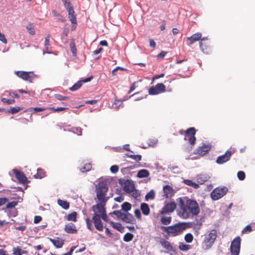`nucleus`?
<instances>
[{"label": "nucleus", "instance_id": "7", "mask_svg": "<svg viewBox=\"0 0 255 255\" xmlns=\"http://www.w3.org/2000/svg\"><path fill=\"white\" fill-rule=\"evenodd\" d=\"M14 73L19 78L30 83L32 82L33 80L36 77V75L32 72L17 71H15Z\"/></svg>", "mask_w": 255, "mask_h": 255}, {"label": "nucleus", "instance_id": "15", "mask_svg": "<svg viewBox=\"0 0 255 255\" xmlns=\"http://www.w3.org/2000/svg\"><path fill=\"white\" fill-rule=\"evenodd\" d=\"M232 155V151L227 150L224 154L219 156L217 157L216 159L217 163L219 164H222L225 163L230 160Z\"/></svg>", "mask_w": 255, "mask_h": 255}, {"label": "nucleus", "instance_id": "63", "mask_svg": "<svg viewBox=\"0 0 255 255\" xmlns=\"http://www.w3.org/2000/svg\"><path fill=\"white\" fill-rule=\"evenodd\" d=\"M124 200V197L122 196H118L114 198V200L118 202H121L123 201Z\"/></svg>", "mask_w": 255, "mask_h": 255}, {"label": "nucleus", "instance_id": "44", "mask_svg": "<svg viewBox=\"0 0 255 255\" xmlns=\"http://www.w3.org/2000/svg\"><path fill=\"white\" fill-rule=\"evenodd\" d=\"M155 197V193L153 190H150L145 195V199L148 200V199H153Z\"/></svg>", "mask_w": 255, "mask_h": 255}, {"label": "nucleus", "instance_id": "31", "mask_svg": "<svg viewBox=\"0 0 255 255\" xmlns=\"http://www.w3.org/2000/svg\"><path fill=\"white\" fill-rule=\"evenodd\" d=\"M46 175V172L45 171L41 168H38L37 170L36 174L34 175V176L36 178H40L41 179L44 177Z\"/></svg>", "mask_w": 255, "mask_h": 255}, {"label": "nucleus", "instance_id": "20", "mask_svg": "<svg viewBox=\"0 0 255 255\" xmlns=\"http://www.w3.org/2000/svg\"><path fill=\"white\" fill-rule=\"evenodd\" d=\"M66 10L68 12V18L69 20L73 24L72 27H73L77 25L76 15L73 9V7H72Z\"/></svg>", "mask_w": 255, "mask_h": 255}, {"label": "nucleus", "instance_id": "13", "mask_svg": "<svg viewBox=\"0 0 255 255\" xmlns=\"http://www.w3.org/2000/svg\"><path fill=\"white\" fill-rule=\"evenodd\" d=\"M66 109H67V108L65 107H53L49 108H30L28 110L29 111V112H41L46 110H50L57 112L59 111H64Z\"/></svg>", "mask_w": 255, "mask_h": 255}, {"label": "nucleus", "instance_id": "36", "mask_svg": "<svg viewBox=\"0 0 255 255\" xmlns=\"http://www.w3.org/2000/svg\"><path fill=\"white\" fill-rule=\"evenodd\" d=\"M25 253V251H22L19 247L13 249V255H22Z\"/></svg>", "mask_w": 255, "mask_h": 255}, {"label": "nucleus", "instance_id": "17", "mask_svg": "<svg viewBox=\"0 0 255 255\" xmlns=\"http://www.w3.org/2000/svg\"><path fill=\"white\" fill-rule=\"evenodd\" d=\"M211 149V146L209 144H203L199 146L195 150V153L199 154L201 156L204 155Z\"/></svg>", "mask_w": 255, "mask_h": 255}, {"label": "nucleus", "instance_id": "28", "mask_svg": "<svg viewBox=\"0 0 255 255\" xmlns=\"http://www.w3.org/2000/svg\"><path fill=\"white\" fill-rule=\"evenodd\" d=\"M50 36L49 34H48L45 39L44 41V46L45 47V51L43 52V54L45 53H50L51 52L50 51V48H51L50 45L49 43V40H50Z\"/></svg>", "mask_w": 255, "mask_h": 255}, {"label": "nucleus", "instance_id": "45", "mask_svg": "<svg viewBox=\"0 0 255 255\" xmlns=\"http://www.w3.org/2000/svg\"><path fill=\"white\" fill-rule=\"evenodd\" d=\"M110 214H111V215L114 214L118 218L120 219L121 220H122L124 213H123L121 210H117V211H113L112 213H111Z\"/></svg>", "mask_w": 255, "mask_h": 255}, {"label": "nucleus", "instance_id": "21", "mask_svg": "<svg viewBox=\"0 0 255 255\" xmlns=\"http://www.w3.org/2000/svg\"><path fill=\"white\" fill-rule=\"evenodd\" d=\"M64 231L69 234H77L78 232L76 227L72 223H68L65 225Z\"/></svg>", "mask_w": 255, "mask_h": 255}, {"label": "nucleus", "instance_id": "51", "mask_svg": "<svg viewBox=\"0 0 255 255\" xmlns=\"http://www.w3.org/2000/svg\"><path fill=\"white\" fill-rule=\"evenodd\" d=\"M129 158L135 160L136 161H139L141 159V156L140 155H133L131 154L129 156Z\"/></svg>", "mask_w": 255, "mask_h": 255}, {"label": "nucleus", "instance_id": "62", "mask_svg": "<svg viewBox=\"0 0 255 255\" xmlns=\"http://www.w3.org/2000/svg\"><path fill=\"white\" fill-rule=\"evenodd\" d=\"M134 214L136 217L138 219L141 218V213L140 211L138 209H136L134 211Z\"/></svg>", "mask_w": 255, "mask_h": 255}, {"label": "nucleus", "instance_id": "46", "mask_svg": "<svg viewBox=\"0 0 255 255\" xmlns=\"http://www.w3.org/2000/svg\"><path fill=\"white\" fill-rule=\"evenodd\" d=\"M63 4L64 5V7H65L66 9L67 10L69 8L73 7L71 5V4L69 1V0H62Z\"/></svg>", "mask_w": 255, "mask_h": 255}, {"label": "nucleus", "instance_id": "60", "mask_svg": "<svg viewBox=\"0 0 255 255\" xmlns=\"http://www.w3.org/2000/svg\"><path fill=\"white\" fill-rule=\"evenodd\" d=\"M75 248H76V246L72 247L70 248V251L68 252H67L66 253H65V254H63L62 255H72V253H73V252L74 251V249Z\"/></svg>", "mask_w": 255, "mask_h": 255}, {"label": "nucleus", "instance_id": "41", "mask_svg": "<svg viewBox=\"0 0 255 255\" xmlns=\"http://www.w3.org/2000/svg\"><path fill=\"white\" fill-rule=\"evenodd\" d=\"M82 83L81 81H78L77 83L75 84L73 86L69 88L70 90L74 91L77 90L81 87Z\"/></svg>", "mask_w": 255, "mask_h": 255}, {"label": "nucleus", "instance_id": "14", "mask_svg": "<svg viewBox=\"0 0 255 255\" xmlns=\"http://www.w3.org/2000/svg\"><path fill=\"white\" fill-rule=\"evenodd\" d=\"M124 190L127 193L131 194L132 193V196L133 197H136V195H134V192L135 190V187L134 184L130 181L127 180L125 182L123 186Z\"/></svg>", "mask_w": 255, "mask_h": 255}, {"label": "nucleus", "instance_id": "10", "mask_svg": "<svg viewBox=\"0 0 255 255\" xmlns=\"http://www.w3.org/2000/svg\"><path fill=\"white\" fill-rule=\"evenodd\" d=\"M97 204L93 206L92 210L94 212V214H97L100 215V216L103 214L106 211L105 206L107 202L103 201H96Z\"/></svg>", "mask_w": 255, "mask_h": 255}, {"label": "nucleus", "instance_id": "52", "mask_svg": "<svg viewBox=\"0 0 255 255\" xmlns=\"http://www.w3.org/2000/svg\"><path fill=\"white\" fill-rule=\"evenodd\" d=\"M252 231V227L250 225L247 226L243 230V234H248L250 233Z\"/></svg>", "mask_w": 255, "mask_h": 255}, {"label": "nucleus", "instance_id": "49", "mask_svg": "<svg viewBox=\"0 0 255 255\" xmlns=\"http://www.w3.org/2000/svg\"><path fill=\"white\" fill-rule=\"evenodd\" d=\"M1 101L3 103H4L7 105L12 104L14 103L15 102L14 100H13V99H7L4 98H2L1 99Z\"/></svg>", "mask_w": 255, "mask_h": 255}, {"label": "nucleus", "instance_id": "40", "mask_svg": "<svg viewBox=\"0 0 255 255\" xmlns=\"http://www.w3.org/2000/svg\"><path fill=\"white\" fill-rule=\"evenodd\" d=\"M122 210L124 211L128 212L131 208V204L128 202H124L122 205Z\"/></svg>", "mask_w": 255, "mask_h": 255}, {"label": "nucleus", "instance_id": "38", "mask_svg": "<svg viewBox=\"0 0 255 255\" xmlns=\"http://www.w3.org/2000/svg\"><path fill=\"white\" fill-rule=\"evenodd\" d=\"M133 238V235L132 234L130 233H126L124 236V241L126 242H129L131 241Z\"/></svg>", "mask_w": 255, "mask_h": 255}, {"label": "nucleus", "instance_id": "2", "mask_svg": "<svg viewBox=\"0 0 255 255\" xmlns=\"http://www.w3.org/2000/svg\"><path fill=\"white\" fill-rule=\"evenodd\" d=\"M187 224L185 223H178L170 226H161L160 229L165 232L164 237L167 239L170 236L175 237L182 234L187 228Z\"/></svg>", "mask_w": 255, "mask_h": 255}, {"label": "nucleus", "instance_id": "56", "mask_svg": "<svg viewBox=\"0 0 255 255\" xmlns=\"http://www.w3.org/2000/svg\"><path fill=\"white\" fill-rule=\"evenodd\" d=\"M54 97L56 99H57L58 100H60V101H62V100H66V99H68V97H65V96H63L61 95L60 94H55L54 95Z\"/></svg>", "mask_w": 255, "mask_h": 255}, {"label": "nucleus", "instance_id": "30", "mask_svg": "<svg viewBox=\"0 0 255 255\" xmlns=\"http://www.w3.org/2000/svg\"><path fill=\"white\" fill-rule=\"evenodd\" d=\"M140 208L144 215H147L149 214L150 209L146 203H142L140 205Z\"/></svg>", "mask_w": 255, "mask_h": 255}, {"label": "nucleus", "instance_id": "59", "mask_svg": "<svg viewBox=\"0 0 255 255\" xmlns=\"http://www.w3.org/2000/svg\"><path fill=\"white\" fill-rule=\"evenodd\" d=\"M42 220V217L40 216H36L34 219V223L37 224Z\"/></svg>", "mask_w": 255, "mask_h": 255}, {"label": "nucleus", "instance_id": "1", "mask_svg": "<svg viewBox=\"0 0 255 255\" xmlns=\"http://www.w3.org/2000/svg\"><path fill=\"white\" fill-rule=\"evenodd\" d=\"M179 207L177 215L181 219H187L198 215L200 212V209L198 203L194 200L188 199L185 202L179 198Z\"/></svg>", "mask_w": 255, "mask_h": 255}, {"label": "nucleus", "instance_id": "34", "mask_svg": "<svg viewBox=\"0 0 255 255\" xmlns=\"http://www.w3.org/2000/svg\"><path fill=\"white\" fill-rule=\"evenodd\" d=\"M57 203L58 204L64 209L67 210L69 208V203L66 201L58 199Z\"/></svg>", "mask_w": 255, "mask_h": 255}, {"label": "nucleus", "instance_id": "24", "mask_svg": "<svg viewBox=\"0 0 255 255\" xmlns=\"http://www.w3.org/2000/svg\"><path fill=\"white\" fill-rule=\"evenodd\" d=\"M49 240L56 248H61L64 245V241L59 237L55 239L50 238Z\"/></svg>", "mask_w": 255, "mask_h": 255}, {"label": "nucleus", "instance_id": "55", "mask_svg": "<svg viewBox=\"0 0 255 255\" xmlns=\"http://www.w3.org/2000/svg\"><path fill=\"white\" fill-rule=\"evenodd\" d=\"M119 168L118 165H113L110 167V171L113 173H116L119 171Z\"/></svg>", "mask_w": 255, "mask_h": 255}, {"label": "nucleus", "instance_id": "8", "mask_svg": "<svg viewBox=\"0 0 255 255\" xmlns=\"http://www.w3.org/2000/svg\"><path fill=\"white\" fill-rule=\"evenodd\" d=\"M199 47L202 51L206 54H210L212 51L210 41L207 37H203L199 43Z\"/></svg>", "mask_w": 255, "mask_h": 255}, {"label": "nucleus", "instance_id": "23", "mask_svg": "<svg viewBox=\"0 0 255 255\" xmlns=\"http://www.w3.org/2000/svg\"><path fill=\"white\" fill-rule=\"evenodd\" d=\"M160 217L161 223L164 225H168L171 222L172 218L170 216L160 215V212L156 216V218Z\"/></svg>", "mask_w": 255, "mask_h": 255}, {"label": "nucleus", "instance_id": "26", "mask_svg": "<svg viewBox=\"0 0 255 255\" xmlns=\"http://www.w3.org/2000/svg\"><path fill=\"white\" fill-rule=\"evenodd\" d=\"M160 243L161 245L166 250L169 251H172L173 250V248L170 243L167 241H166L165 239H161L160 240Z\"/></svg>", "mask_w": 255, "mask_h": 255}, {"label": "nucleus", "instance_id": "29", "mask_svg": "<svg viewBox=\"0 0 255 255\" xmlns=\"http://www.w3.org/2000/svg\"><path fill=\"white\" fill-rule=\"evenodd\" d=\"M149 173L146 169H141L138 171L137 176L139 178L147 177L149 176Z\"/></svg>", "mask_w": 255, "mask_h": 255}, {"label": "nucleus", "instance_id": "48", "mask_svg": "<svg viewBox=\"0 0 255 255\" xmlns=\"http://www.w3.org/2000/svg\"><path fill=\"white\" fill-rule=\"evenodd\" d=\"M26 29L28 30L29 34L33 35L35 33L34 28L32 24H29L26 27Z\"/></svg>", "mask_w": 255, "mask_h": 255}, {"label": "nucleus", "instance_id": "39", "mask_svg": "<svg viewBox=\"0 0 255 255\" xmlns=\"http://www.w3.org/2000/svg\"><path fill=\"white\" fill-rule=\"evenodd\" d=\"M92 169V164L90 163H86L84 166L80 168V171L82 172H85L91 170Z\"/></svg>", "mask_w": 255, "mask_h": 255}, {"label": "nucleus", "instance_id": "19", "mask_svg": "<svg viewBox=\"0 0 255 255\" xmlns=\"http://www.w3.org/2000/svg\"><path fill=\"white\" fill-rule=\"evenodd\" d=\"M202 37V33L200 32H197L194 34H193L190 37H188L187 38L186 40L187 41V44L188 45H191L196 42V41L201 40Z\"/></svg>", "mask_w": 255, "mask_h": 255}, {"label": "nucleus", "instance_id": "32", "mask_svg": "<svg viewBox=\"0 0 255 255\" xmlns=\"http://www.w3.org/2000/svg\"><path fill=\"white\" fill-rule=\"evenodd\" d=\"M77 214L76 212H73L65 217L66 220L68 221L76 222L77 221Z\"/></svg>", "mask_w": 255, "mask_h": 255}, {"label": "nucleus", "instance_id": "25", "mask_svg": "<svg viewBox=\"0 0 255 255\" xmlns=\"http://www.w3.org/2000/svg\"><path fill=\"white\" fill-rule=\"evenodd\" d=\"M122 220L126 223L130 224H134L135 222V220L133 216L128 212L124 213Z\"/></svg>", "mask_w": 255, "mask_h": 255}, {"label": "nucleus", "instance_id": "42", "mask_svg": "<svg viewBox=\"0 0 255 255\" xmlns=\"http://www.w3.org/2000/svg\"><path fill=\"white\" fill-rule=\"evenodd\" d=\"M184 240L187 243H191L193 240V236L191 233L186 234L184 237Z\"/></svg>", "mask_w": 255, "mask_h": 255}, {"label": "nucleus", "instance_id": "16", "mask_svg": "<svg viewBox=\"0 0 255 255\" xmlns=\"http://www.w3.org/2000/svg\"><path fill=\"white\" fill-rule=\"evenodd\" d=\"M92 220L96 229L99 231H102L103 230V226L100 219V215L94 214Z\"/></svg>", "mask_w": 255, "mask_h": 255}, {"label": "nucleus", "instance_id": "27", "mask_svg": "<svg viewBox=\"0 0 255 255\" xmlns=\"http://www.w3.org/2000/svg\"><path fill=\"white\" fill-rule=\"evenodd\" d=\"M110 225L114 229L117 230L118 231L122 233L124 231V227L122 226V224L119 223H115L113 221L109 222Z\"/></svg>", "mask_w": 255, "mask_h": 255}, {"label": "nucleus", "instance_id": "61", "mask_svg": "<svg viewBox=\"0 0 255 255\" xmlns=\"http://www.w3.org/2000/svg\"><path fill=\"white\" fill-rule=\"evenodd\" d=\"M22 110H23L22 108L17 107L12 108L10 109V110L8 111V112H19Z\"/></svg>", "mask_w": 255, "mask_h": 255}, {"label": "nucleus", "instance_id": "57", "mask_svg": "<svg viewBox=\"0 0 255 255\" xmlns=\"http://www.w3.org/2000/svg\"><path fill=\"white\" fill-rule=\"evenodd\" d=\"M101 217L102 218V219L104 221H105L106 222H108V223H109V222L111 221L109 220L108 218L107 215V214H106V212H105L103 214H102V215L100 216V218Z\"/></svg>", "mask_w": 255, "mask_h": 255}, {"label": "nucleus", "instance_id": "58", "mask_svg": "<svg viewBox=\"0 0 255 255\" xmlns=\"http://www.w3.org/2000/svg\"><path fill=\"white\" fill-rule=\"evenodd\" d=\"M8 199L6 198H0V206L5 204L6 202H8Z\"/></svg>", "mask_w": 255, "mask_h": 255}, {"label": "nucleus", "instance_id": "11", "mask_svg": "<svg viewBox=\"0 0 255 255\" xmlns=\"http://www.w3.org/2000/svg\"><path fill=\"white\" fill-rule=\"evenodd\" d=\"M166 90L165 86L162 83H158L155 86L150 87L148 90V93L150 95H157L163 92Z\"/></svg>", "mask_w": 255, "mask_h": 255}, {"label": "nucleus", "instance_id": "12", "mask_svg": "<svg viewBox=\"0 0 255 255\" xmlns=\"http://www.w3.org/2000/svg\"><path fill=\"white\" fill-rule=\"evenodd\" d=\"M176 208V204L174 202L167 203L160 211V214L166 215L171 213L175 210Z\"/></svg>", "mask_w": 255, "mask_h": 255}, {"label": "nucleus", "instance_id": "9", "mask_svg": "<svg viewBox=\"0 0 255 255\" xmlns=\"http://www.w3.org/2000/svg\"><path fill=\"white\" fill-rule=\"evenodd\" d=\"M196 130L193 127L188 128L185 131V140H188L190 144L193 145L195 143L196 138L195 136Z\"/></svg>", "mask_w": 255, "mask_h": 255}, {"label": "nucleus", "instance_id": "47", "mask_svg": "<svg viewBox=\"0 0 255 255\" xmlns=\"http://www.w3.org/2000/svg\"><path fill=\"white\" fill-rule=\"evenodd\" d=\"M238 178L240 180H243L246 177V174L243 171H240L237 173Z\"/></svg>", "mask_w": 255, "mask_h": 255}, {"label": "nucleus", "instance_id": "18", "mask_svg": "<svg viewBox=\"0 0 255 255\" xmlns=\"http://www.w3.org/2000/svg\"><path fill=\"white\" fill-rule=\"evenodd\" d=\"M13 171L16 179L18 180L19 182L23 184L27 183V178L23 173L19 171L17 169H13Z\"/></svg>", "mask_w": 255, "mask_h": 255}, {"label": "nucleus", "instance_id": "3", "mask_svg": "<svg viewBox=\"0 0 255 255\" xmlns=\"http://www.w3.org/2000/svg\"><path fill=\"white\" fill-rule=\"evenodd\" d=\"M108 190L107 184L105 182H100L96 186V201L107 202L109 197H107V193Z\"/></svg>", "mask_w": 255, "mask_h": 255}, {"label": "nucleus", "instance_id": "50", "mask_svg": "<svg viewBox=\"0 0 255 255\" xmlns=\"http://www.w3.org/2000/svg\"><path fill=\"white\" fill-rule=\"evenodd\" d=\"M17 204V202L16 201H12L9 203H8L6 205V208L11 209L12 208H14Z\"/></svg>", "mask_w": 255, "mask_h": 255}, {"label": "nucleus", "instance_id": "37", "mask_svg": "<svg viewBox=\"0 0 255 255\" xmlns=\"http://www.w3.org/2000/svg\"><path fill=\"white\" fill-rule=\"evenodd\" d=\"M179 248L181 251H187L191 249V246L184 243H181L179 245Z\"/></svg>", "mask_w": 255, "mask_h": 255}, {"label": "nucleus", "instance_id": "4", "mask_svg": "<svg viewBox=\"0 0 255 255\" xmlns=\"http://www.w3.org/2000/svg\"><path fill=\"white\" fill-rule=\"evenodd\" d=\"M217 238V231L212 230L205 237L202 244V247L205 250L210 249L213 245Z\"/></svg>", "mask_w": 255, "mask_h": 255}, {"label": "nucleus", "instance_id": "5", "mask_svg": "<svg viewBox=\"0 0 255 255\" xmlns=\"http://www.w3.org/2000/svg\"><path fill=\"white\" fill-rule=\"evenodd\" d=\"M228 191L226 187H217L211 192V197L213 200H217L225 195Z\"/></svg>", "mask_w": 255, "mask_h": 255}, {"label": "nucleus", "instance_id": "6", "mask_svg": "<svg viewBox=\"0 0 255 255\" xmlns=\"http://www.w3.org/2000/svg\"><path fill=\"white\" fill-rule=\"evenodd\" d=\"M241 239L240 237H236L231 242L230 248L232 255H239L241 250Z\"/></svg>", "mask_w": 255, "mask_h": 255}, {"label": "nucleus", "instance_id": "54", "mask_svg": "<svg viewBox=\"0 0 255 255\" xmlns=\"http://www.w3.org/2000/svg\"><path fill=\"white\" fill-rule=\"evenodd\" d=\"M86 222L87 226V228H88V229H89L91 231H93V228L92 227V221L88 218H87L86 219Z\"/></svg>", "mask_w": 255, "mask_h": 255}, {"label": "nucleus", "instance_id": "33", "mask_svg": "<svg viewBox=\"0 0 255 255\" xmlns=\"http://www.w3.org/2000/svg\"><path fill=\"white\" fill-rule=\"evenodd\" d=\"M52 14L53 16L55 17L58 20L61 22H64L65 18L56 10H53L52 11Z\"/></svg>", "mask_w": 255, "mask_h": 255}, {"label": "nucleus", "instance_id": "64", "mask_svg": "<svg viewBox=\"0 0 255 255\" xmlns=\"http://www.w3.org/2000/svg\"><path fill=\"white\" fill-rule=\"evenodd\" d=\"M166 53H167V52L162 51L160 53H159L157 55V57L158 58H163L165 56Z\"/></svg>", "mask_w": 255, "mask_h": 255}, {"label": "nucleus", "instance_id": "53", "mask_svg": "<svg viewBox=\"0 0 255 255\" xmlns=\"http://www.w3.org/2000/svg\"><path fill=\"white\" fill-rule=\"evenodd\" d=\"M114 105H115V109L116 110H119V108H117V107H124V105H123V102L121 101H116Z\"/></svg>", "mask_w": 255, "mask_h": 255}, {"label": "nucleus", "instance_id": "43", "mask_svg": "<svg viewBox=\"0 0 255 255\" xmlns=\"http://www.w3.org/2000/svg\"><path fill=\"white\" fill-rule=\"evenodd\" d=\"M184 182L187 185L193 187L195 188H197L199 187V185L195 182H193L192 180H185Z\"/></svg>", "mask_w": 255, "mask_h": 255}, {"label": "nucleus", "instance_id": "22", "mask_svg": "<svg viewBox=\"0 0 255 255\" xmlns=\"http://www.w3.org/2000/svg\"><path fill=\"white\" fill-rule=\"evenodd\" d=\"M164 196L166 198H170L174 195V190L173 188L168 185H166L163 188Z\"/></svg>", "mask_w": 255, "mask_h": 255}, {"label": "nucleus", "instance_id": "35", "mask_svg": "<svg viewBox=\"0 0 255 255\" xmlns=\"http://www.w3.org/2000/svg\"><path fill=\"white\" fill-rule=\"evenodd\" d=\"M69 46L71 51V52L74 56H76L77 55V49L76 48L75 43L74 39H72Z\"/></svg>", "mask_w": 255, "mask_h": 255}]
</instances>
